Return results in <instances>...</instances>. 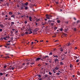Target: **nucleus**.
Returning a JSON list of instances; mask_svg holds the SVG:
<instances>
[{
  "mask_svg": "<svg viewBox=\"0 0 80 80\" xmlns=\"http://www.w3.org/2000/svg\"><path fill=\"white\" fill-rule=\"evenodd\" d=\"M46 58H48V56H46L45 57L44 56H40V58L41 61H43V59H45Z\"/></svg>",
  "mask_w": 80,
  "mask_h": 80,
  "instance_id": "obj_1",
  "label": "nucleus"
},
{
  "mask_svg": "<svg viewBox=\"0 0 80 80\" xmlns=\"http://www.w3.org/2000/svg\"><path fill=\"white\" fill-rule=\"evenodd\" d=\"M25 5H24V4H23L21 7V10H23V9H24V7H25Z\"/></svg>",
  "mask_w": 80,
  "mask_h": 80,
  "instance_id": "obj_2",
  "label": "nucleus"
},
{
  "mask_svg": "<svg viewBox=\"0 0 80 80\" xmlns=\"http://www.w3.org/2000/svg\"><path fill=\"white\" fill-rule=\"evenodd\" d=\"M46 18H47V19H50V17H49V15L48 14H46Z\"/></svg>",
  "mask_w": 80,
  "mask_h": 80,
  "instance_id": "obj_3",
  "label": "nucleus"
},
{
  "mask_svg": "<svg viewBox=\"0 0 80 80\" xmlns=\"http://www.w3.org/2000/svg\"><path fill=\"white\" fill-rule=\"evenodd\" d=\"M41 60V59H40V58H37L36 59V61H39V60Z\"/></svg>",
  "mask_w": 80,
  "mask_h": 80,
  "instance_id": "obj_4",
  "label": "nucleus"
},
{
  "mask_svg": "<svg viewBox=\"0 0 80 80\" xmlns=\"http://www.w3.org/2000/svg\"><path fill=\"white\" fill-rule=\"evenodd\" d=\"M58 61H59V60L58 59L56 58L55 59L54 62H55V63H56V62H58Z\"/></svg>",
  "mask_w": 80,
  "mask_h": 80,
  "instance_id": "obj_5",
  "label": "nucleus"
},
{
  "mask_svg": "<svg viewBox=\"0 0 80 80\" xmlns=\"http://www.w3.org/2000/svg\"><path fill=\"white\" fill-rule=\"evenodd\" d=\"M0 27H1V28H5V26H4V25H3V24H0Z\"/></svg>",
  "mask_w": 80,
  "mask_h": 80,
  "instance_id": "obj_6",
  "label": "nucleus"
},
{
  "mask_svg": "<svg viewBox=\"0 0 80 80\" xmlns=\"http://www.w3.org/2000/svg\"><path fill=\"white\" fill-rule=\"evenodd\" d=\"M38 30V29L37 28H36L34 30V31L35 32H37Z\"/></svg>",
  "mask_w": 80,
  "mask_h": 80,
  "instance_id": "obj_7",
  "label": "nucleus"
},
{
  "mask_svg": "<svg viewBox=\"0 0 80 80\" xmlns=\"http://www.w3.org/2000/svg\"><path fill=\"white\" fill-rule=\"evenodd\" d=\"M42 25H46V24H47V22H42Z\"/></svg>",
  "mask_w": 80,
  "mask_h": 80,
  "instance_id": "obj_8",
  "label": "nucleus"
},
{
  "mask_svg": "<svg viewBox=\"0 0 80 80\" xmlns=\"http://www.w3.org/2000/svg\"><path fill=\"white\" fill-rule=\"evenodd\" d=\"M29 20L30 21V22H31V21H32V18H31V17H29Z\"/></svg>",
  "mask_w": 80,
  "mask_h": 80,
  "instance_id": "obj_9",
  "label": "nucleus"
},
{
  "mask_svg": "<svg viewBox=\"0 0 80 80\" xmlns=\"http://www.w3.org/2000/svg\"><path fill=\"white\" fill-rule=\"evenodd\" d=\"M55 69L56 70H58V69H59V68H58L57 66H56L55 68Z\"/></svg>",
  "mask_w": 80,
  "mask_h": 80,
  "instance_id": "obj_10",
  "label": "nucleus"
},
{
  "mask_svg": "<svg viewBox=\"0 0 80 80\" xmlns=\"http://www.w3.org/2000/svg\"><path fill=\"white\" fill-rule=\"evenodd\" d=\"M70 67L71 68H72L73 67V65L72 64H70Z\"/></svg>",
  "mask_w": 80,
  "mask_h": 80,
  "instance_id": "obj_11",
  "label": "nucleus"
},
{
  "mask_svg": "<svg viewBox=\"0 0 80 80\" xmlns=\"http://www.w3.org/2000/svg\"><path fill=\"white\" fill-rule=\"evenodd\" d=\"M28 2H26V3H25L24 4V5H25H25H26V6H27V5H28Z\"/></svg>",
  "mask_w": 80,
  "mask_h": 80,
  "instance_id": "obj_12",
  "label": "nucleus"
},
{
  "mask_svg": "<svg viewBox=\"0 0 80 80\" xmlns=\"http://www.w3.org/2000/svg\"><path fill=\"white\" fill-rule=\"evenodd\" d=\"M29 63L31 64V65H33V64H35V63L34 62H29Z\"/></svg>",
  "mask_w": 80,
  "mask_h": 80,
  "instance_id": "obj_13",
  "label": "nucleus"
},
{
  "mask_svg": "<svg viewBox=\"0 0 80 80\" xmlns=\"http://www.w3.org/2000/svg\"><path fill=\"white\" fill-rule=\"evenodd\" d=\"M60 75V73L58 72H57L56 73V74H55V75Z\"/></svg>",
  "mask_w": 80,
  "mask_h": 80,
  "instance_id": "obj_14",
  "label": "nucleus"
},
{
  "mask_svg": "<svg viewBox=\"0 0 80 80\" xmlns=\"http://www.w3.org/2000/svg\"><path fill=\"white\" fill-rule=\"evenodd\" d=\"M70 45H71V43H70V42H68V46H70Z\"/></svg>",
  "mask_w": 80,
  "mask_h": 80,
  "instance_id": "obj_15",
  "label": "nucleus"
},
{
  "mask_svg": "<svg viewBox=\"0 0 80 80\" xmlns=\"http://www.w3.org/2000/svg\"><path fill=\"white\" fill-rule=\"evenodd\" d=\"M9 14L10 15H12V14H13V13L12 12H9Z\"/></svg>",
  "mask_w": 80,
  "mask_h": 80,
  "instance_id": "obj_16",
  "label": "nucleus"
},
{
  "mask_svg": "<svg viewBox=\"0 0 80 80\" xmlns=\"http://www.w3.org/2000/svg\"><path fill=\"white\" fill-rule=\"evenodd\" d=\"M4 47H6V48H10L9 47L7 46H5Z\"/></svg>",
  "mask_w": 80,
  "mask_h": 80,
  "instance_id": "obj_17",
  "label": "nucleus"
},
{
  "mask_svg": "<svg viewBox=\"0 0 80 80\" xmlns=\"http://www.w3.org/2000/svg\"><path fill=\"white\" fill-rule=\"evenodd\" d=\"M57 22L58 23H60V20H58Z\"/></svg>",
  "mask_w": 80,
  "mask_h": 80,
  "instance_id": "obj_18",
  "label": "nucleus"
},
{
  "mask_svg": "<svg viewBox=\"0 0 80 80\" xmlns=\"http://www.w3.org/2000/svg\"><path fill=\"white\" fill-rule=\"evenodd\" d=\"M63 62H60V65H63Z\"/></svg>",
  "mask_w": 80,
  "mask_h": 80,
  "instance_id": "obj_19",
  "label": "nucleus"
},
{
  "mask_svg": "<svg viewBox=\"0 0 80 80\" xmlns=\"http://www.w3.org/2000/svg\"><path fill=\"white\" fill-rule=\"evenodd\" d=\"M15 32H16V33H18V30H15Z\"/></svg>",
  "mask_w": 80,
  "mask_h": 80,
  "instance_id": "obj_20",
  "label": "nucleus"
},
{
  "mask_svg": "<svg viewBox=\"0 0 80 80\" xmlns=\"http://www.w3.org/2000/svg\"><path fill=\"white\" fill-rule=\"evenodd\" d=\"M59 30L61 31V32H62V30H63V29L62 28H61L60 29H59Z\"/></svg>",
  "mask_w": 80,
  "mask_h": 80,
  "instance_id": "obj_21",
  "label": "nucleus"
},
{
  "mask_svg": "<svg viewBox=\"0 0 80 80\" xmlns=\"http://www.w3.org/2000/svg\"><path fill=\"white\" fill-rule=\"evenodd\" d=\"M11 17H13V18H15V15H12V16H11Z\"/></svg>",
  "mask_w": 80,
  "mask_h": 80,
  "instance_id": "obj_22",
  "label": "nucleus"
},
{
  "mask_svg": "<svg viewBox=\"0 0 80 80\" xmlns=\"http://www.w3.org/2000/svg\"><path fill=\"white\" fill-rule=\"evenodd\" d=\"M54 58L56 57L57 58H58V56L57 55V56H54Z\"/></svg>",
  "mask_w": 80,
  "mask_h": 80,
  "instance_id": "obj_23",
  "label": "nucleus"
},
{
  "mask_svg": "<svg viewBox=\"0 0 80 80\" xmlns=\"http://www.w3.org/2000/svg\"><path fill=\"white\" fill-rule=\"evenodd\" d=\"M4 58H10V57H8V56H6L5 57H4Z\"/></svg>",
  "mask_w": 80,
  "mask_h": 80,
  "instance_id": "obj_24",
  "label": "nucleus"
},
{
  "mask_svg": "<svg viewBox=\"0 0 80 80\" xmlns=\"http://www.w3.org/2000/svg\"><path fill=\"white\" fill-rule=\"evenodd\" d=\"M45 65H47V66H48V65H49V64H48L47 63H45Z\"/></svg>",
  "mask_w": 80,
  "mask_h": 80,
  "instance_id": "obj_25",
  "label": "nucleus"
},
{
  "mask_svg": "<svg viewBox=\"0 0 80 80\" xmlns=\"http://www.w3.org/2000/svg\"><path fill=\"white\" fill-rule=\"evenodd\" d=\"M13 32H14L13 31H11L10 33H11V34H13Z\"/></svg>",
  "mask_w": 80,
  "mask_h": 80,
  "instance_id": "obj_26",
  "label": "nucleus"
},
{
  "mask_svg": "<svg viewBox=\"0 0 80 80\" xmlns=\"http://www.w3.org/2000/svg\"><path fill=\"white\" fill-rule=\"evenodd\" d=\"M30 60H29L28 61L29 62H27V65H29V63H30V62H30Z\"/></svg>",
  "mask_w": 80,
  "mask_h": 80,
  "instance_id": "obj_27",
  "label": "nucleus"
},
{
  "mask_svg": "<svg viewBox=\"0 0 80 80\" xmlns=\"http://www.w3.org/2000/svg\"><path fill=\"white\" fill-rule=\"evenodd\" d=\"M52 55V52H51L49 54V55Z\"/></svg>",
  "mask_w": 80,
  "mask_h": 80,
  "instance_id": "obj_28",
  "label": "nucleus"
},
{
  "mask_svg": "<svg viewBox=\"0 0 80 80\" xmlns=\"http://www.w3.org/2000/svg\"><path fill=\"white\" fill-rule=\"evenodd\" d=\"M49 75H52V72H49Z\"/></svg>",
  "mask_w": 80,
  "mask_h": 80,
  "instance_id": "obj_29",
  "label": "nucleus"
},
{
  "mask_svg": "<svg viewBox=\"0 0 80 80\" xmlns=\"http://www.w3.org/2000/svg\"><path fill=\"white\" fill-rule=\"evenodd\" d=\"M76 29H77V28H74L73 30H74V31H76V30H77Z\"/></svg>",
  "mask_w": 80,
  "mask_h": 80,
  "instance_id": "obj_30",
  "label": "nucleus"
},
{
  "mask_svg": "<svg viewBox=\"0 0 80 80\" xmlns=\"http://www.w3.org/2000/svg\"><path fill=\"white\" fill-rule=\"evenodd\" d=\"M58 28L57 27H54V29L55 30H57V29Z\"/></svg>",
  "mask_w": 80,
  "mask_h": 80,
  "instance_id": "obj_31",
  "label": "nucleus"
},
{
  "mask_svg": "<svg viewBox=\"0 0 80 80\" xmlns=\"http://www.w3.org/2000/svg\"><path fill=\"white\" fill-rule=\"evenodd\" d=\"M11 69H12V70H14V69H15V68H13V67H12Z\"/></svg>",
  "mask_w": 80,
  "mask_h": 80,
  "instance_id": "obj_32",
  "label": "nucleus"
},
{
  "mask_svg": "<svg viewBox=\"0 0 80 80\" xmlns=\"http://www.w3.org/2000/svg\"><path fill=\"white\" fill-rule=\"evenodd\" d=\"M51 25V26H53V23H51L50 24Z\"/></svg>",
  "mask_w": 80,
  "mask_h": 80,
  "instance_id": "obj_33",
  "label": "nucleus"
},
{
  "mask_svg": "<svg viewBox=\"0 0 80 80\" xmlns=\"http://www.w3.org/2000/svg\"><path fill=\"white\" fill-rule=\"evenodd\" d=\"M30 32H29V34H31V33H32V31H30Z\"/></svg>",
  "mask_w": 80,
  "mask_h": 80,
  "instance_id": "obj_34",
  "label": "nucleus"
},
{
  "mask_svg": "<svg viewBox=\"0 0 80 80\" xmlns=\"http://www.w3.org/2000/svg\"><path fill=\"white\" fill-rule=\"evenodd\" d=\"M17 7L18 8H19V7H20V6L18 4H17Z\"/></svg>",
  "mask_w": 80,
  "mask_h": 80,
  "instance_id": "obj_35",
  "label": "nucleus"
},
{
  "mask_svg": "<svg viewBox=\"0 0 80 80\" xmlns=\"http://www.w3.org/2000/svg\"><path fill=\"white\" fill-rule=\"evenodd\" d=\"M0 75H1V76H2L3 75V73L2 72H1L0 73Z\"/></svg>",
  "mask_w": 80,
  "mask_h": 80,
  "instance_id": "obj_36",
  "label": "nucleus"
},
{
  "mask_svg": "<svg viewBox=\"0 0 80 80\" xmlns=\"http://www.w3.org/2000/svg\"><path fill=\"white\" fill-rule=\"evenodd\" d=\"M10 67H10V68H8V70H11L12 69V68H10Z\"/></svg>",
  "mask_w": 80,
  "mask_h": 80,
  "instance_id": "obj_37",
  "label": "nucleus"
},
{
  "mask_svg": "<svg viewBox=\"0 0 80 80\" xmlns=\"http://www.w3.org/2000/svg\"><path fill=\"white\" fill-rule=\"evenodd\" d=\"M12 24H13V25H14L15 24V22H11Z\"/></svg>",
  "mask_w": 80,
  "mask_h": 80,
  "instance_id": "obj_38",
  "label": "nucleus"
},
{
  "mask_svg": "<svg viewBox=\"0 0 80 80\" xmlns=\"http://www.w3.org/2000/svg\"><path fill=\"white\" fill-rule=\"evenodd\" d=\"M79 62V59H77V60L76 61V62Z\"/></svg>",
  "mask_w": 80,
  "mask_h": 80,
  "instance_id": "obj_39",
  "label": "nucleus"
},
{
  "mask_svg": "<svg viewBox=\"0 0 80 80\" xmlns=\"http://www.w3.org/2000/svg\"><path fill=\"white\" fill-rule=\"evenodd\" d=\"M6 45H7L8 46V45H10V43H7V44H6Z\"/></svg>",
  "mask_w": 80,
  "mask_h": 80,
  "instance_id": "obj_40",
  "label": "nucleus"
},
{
  "mask_svg": "<svg viewBox=\"0 0 80 80\" xmlns=\"http://www.w3.org/2000/svg\"><path fill=\"white\" fill-rule=\"evenodd\" d=\"M24 23H25V24H27V21H25L24 22Z\"/></svg>",
  "mask_w": 80,
  "mask_h": 80,
  "instance_id": "obj_41",
  "label": "nucleus"
},
{
  "mask_svg": "<svg viewBox=\"0 0 80 80\" xmlns=\"http://www.w3.org/2000/svg\"><path fill=\"white\" fill-rule=\"evenodd\" d=\"M25 9L26 10H27V9H28V7H25Z\"/></svg>",
  "mask_w": 80,
  "mask_h": 80,
  "instance_id": "obj_42",
  "label": "nucleus"
},
{
  "mask_svg": "<svg viewBox=\"0 0 80 80\" xmlns=\"http://www.w3.org/2000/svg\"><path fill=\"white\" fill-rule=\"evenodd\" d=\"M45 77H48V75L46 74V75H45Z\"/></svg>",
  "mask_w": 80,
  "mask_h": 80,
  "instance_id": "obj_43",
  "label": "nucleus"
},
{
  "mask_svg": "<svg viewBox=\"0 0 80 80\" xmlns=\"http://www.w3.org/2000/svg\"><path fill=\"white\" fill-rule=\"evenodd\" d=\"M25 34H28V32H25Z\"/></svg>",
  "mask_w": 80,
  "mask_h": 80,
  "instance_id": "obj_44",
  "label": "nucleus"
},
{
  "mask_svg": "<svg viewBox=\"0 0 80 80\" xmlns=\"http://www.w3.org/2000/svg\"><path fill=\"white\" fill-rule=\"evenodd\" d=\"M3 39L4 40H7V38H6L4 37L3 38Z\"/></svg>",
  "mask_w": 80,
  "mask_h": 80,
  "instance_id": "obj_45",
  "label": "nucleus"
},
{
  "mask_svg": "<svg viewBox=\"0 0 80 80\" xmlns=\"http://www.w3.org/2000/svg\"><path fill=\"white\" fill-rule=\"evenodd\" d=\"M9 1L10 3H12V2L11 1V0H9Z\"/></svg>",
  "mask_w": 80,
  "mask_h": 80,
  "instance_id": "obj_46",
  "label": "nucleus"
},
{
  "mask_svg": "<svg viewBox=\"0 0 80 80\" xmlns=\"http://www.w3.org/2000/svg\"><path fill=\"white\" fill-rule=\"evenodd\" d=\"M60 51H61V52H63V49H62V48H60Z\"/></svg>",
  "mask_w": 80,
  "mask_h": 80,
  "instance_id": "obj_47",
  "label": "nucleus"
},
{
  "mask_svg": "<svg viewBox=\"0 0 80 80\" xmlns=\"http://www.w3.org/2000/svg\"><path fill=\"white\" fill-rule=\"evenodd\" d=\"M55 3H56L57 5L58 4V2H55Z\"/></svg>",
  "mask_w": 80,
  "mask_h": 80,
  "instance_id": "obj_48",
  "label": "nucleus"
},
{
  "mask_svg": "<svg viewBox=\"0 0 80 80\" xmlns=\"http://www.w3.org/2000/svg\"><path fill=\"white\" fill-rule=\"evenodd\" d=\"M0 40H3V38H0Z\"/></svg>",
  "mask_w": 80,
  "mask_h": 80,
  "instance_id": "obj_49",
  "label": "nucleus"
},
{
  "mask_svg": "<svg viewBox=\"0 0 80 80\" xmlns=\"http://www.w3.org/2000/svg\"><path fill=\"white\" fill-rule=\"evenodd\" d=\"M49 18L50 17H52V15H49Z\"/></svg>",
  "mask_w": 80,
  "mask_h": 80,
  "instance_id": "obj_50",
  "label": "nucleus"
},
{
  "mask_svg": "<svg viewBox=\"0 0 80 80\" xmlns=\"http://www.w3.org/2000/svg\"><path fill=\"white\" fill-rule=\"evenodd\" d=\"M40 19H37L36 21L37 22H38V21H39Z\"/></svg>",
  "mask_w": 80,
  "mask_h": 80,
  "instance_id": "obj_51",
  "label": "nucleus"
},
{
  "mask_svg": "<svg viewBox=\"0 0 80 80\" xmlns=\"http://www.w3.org/2000/svg\"><path fill=\"white\" fill-rule=\"evenodd\" d=\"M4 68H7V66L5 65V66H4Z\"/></svg>",
  "mask_w": 80,
  "mask_h": 80,
  "instance_id": "obj_52",
  "label": "nucleus"
},
{
  "mask_svg": "<svg viewBox=\"0 0 80 80\" xmlns=\"http://www.w3.org/2000/svg\"><path fill=\"white\" fill-rule=\"evenodd\" d=\"M68 29L67 28V29H65V30H66V31H68Z\"/></svg>",
  "mask_w": 80,
  "mask_h": 80,
  "instance_id": "obj_53",
  "label": "nucleus"
},
{
  "mask_svg": "<svg viewBox=\"0 0 80 80\" xmlns=\"http://www.w3.org/2000/svg\"><path fill=\"white\" fill-rule=\"evenodd\" d=\"M75 58H76V59H77V58H78V57H77V56H75Z\"/></svg>",
  "mask_w": 80,
  "mask_h": 80,
  "instance_id": "obj_54",
  "label": "nucleus"
},
{
  "mask_svg": "<svg viewBox=\"0 0 80 80\" xmlns=\"http://www.w3.org/2000/svg\"><path fill=\"white\" fill-rule=\"evenodd\" d=\"M64 35H65V36H66V37H67V34L65 33H64Z\"/></svg>",
  "mask_w": 80,
  "mask_h": 80,
  "instance_id": "obj_55",
  "label": "nucleus"
},
{
  "mask_svg": "<svg viewBox=\"0 0 80 80\" xmlns=\"http://www.w3.org/2000/svg\"><path fill=\"white\" fill-rule=\"evenodd\" d=\"M66 23V24H68V21L66 22H65Z\"/></svg>",
  "mask_w": 80,
  "mask_h": 80,
  "instance_id": "obj_56",
  "label": "nucleus"
},
{
  "mask_svg": "<svg viewBox=\"0 0 80 80\" xmlns=\"http://www.w3.org/2000/svg\"><path fill=\"white\" fill-rule=\"evenodd\" d=\"M10 39H11V40H13V37H12Z\"/></svg>",
  "mask_w": 80,
  "mask_h": 80,
  "instance_id": "obj_57",
  "label": "nucleus"
},
{
  "mask_svg": "<svg viewBox=\"0 0 80 80\" xmlns=\"http://www.w3.org/2000/svg\"><path fill=\"white\" fill-rule=\"evenodd\" d=\"M52 61H49V63H52Z\"/></svg>",
  "mask_w": 80,
  "mask_h": 80,
  "instance_id": "obj_58",
  "label": "nucleus"
},
{
  "mask_svg": "<svg viewBox=\"0 0 80 80\" xmlns=\"http://www.w3.org/2000/svg\"><path fill=\"white\" fill-rule=\"evenodd\" d=\"M53 72H54V73H56V72H55V70H53Z\"/></svg>",
  "mask_w": 80,
  "mask_h": 80,
  "instance_id": "obj_59",
  "label": "nucleus"
},
{
  "mask_svg": "<svg viewBox=\"0 0 80 80\" xmlns=\"http://www.w3.org/2000/svg\"><path fill=\"white\" fill-rule=\"evenodd\" d=\"M0 32H2V29H0Z\"/></svg>",
  "mask_w": 80,
  "mask_h": 80,
  "instance_id": "obj_60",
  "label": "nucleus"
},
{
  "mask_svg": "<svg viewBox=\"0 0 80 80\" xmlns=\"http://www.w3.org/2000/svg\"><path fill=\"white\" fill-rule=\"evenodd\" d=\"M36 26L38 25V23L36 22Z\"/></svg>",
  "mask_w": 80,
  "mask_h": 80,
  "instance_id": "obj_61",
  "label": "nucleus"
},
{
  "mask_svg": "<svg viewBox=\"0 0 80 80\" xmlns=\"http://www.w3.org/2000/svg\"><path fill=\"white\" fill-rule=\"evenodd\" d=\"M0 1H1V2H4L3 0H0Z\"/></svg>",
  "mask_w": 80,
  "mask_h": 80,
  "instance_id": "obj_62",
  "label": "nucleus"
},
{
  "mask_svg": "<svg viewBox=\"0 0 80 80\" xmlns=\"http://www.w3.org/2000/svg\"><path fill=\"white\" fill-rule=\"evenodd\" d=\"M38 77H41V75H39L38 76Z\"/></svg>",
  "mask_w": 80,
  "mask_h": 80,
  "instance_id": "obj_63",
  "label": "nucleus"
},
{
  "mask_svg": "<svg viewBox=\"0 0 80 80\" xmlns=\"http://www.w3.org/2000/svg\"><path fill=\"white\" fill-rule=\"evenodd\" d=\"M6 77H8V74H7L6 75Z\"/></svg>",
  "mask_w": 80,
  "mask_h": 80,
  "instance_id": "obj_64",
  "label": "nucleus"
}]
</instances>
